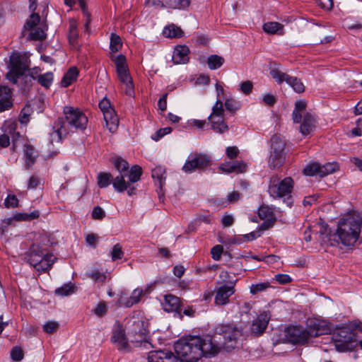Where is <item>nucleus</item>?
<instances>
[{"mask_svg":"<svg viewBox=\"0 0 362 362\" xmlns=\"http://www.w3.org/2000/svg\"><path fill=\"white\" fill-rule=\"evenodd\" d=\"M148 322L146 319L139 315H133L127 322L125 328L129 343L134 346H144L146 349L151 348L148 340Z\"/></svg>","mask_w":362,"mask_h":362,"instance_id":"obj_1","label":"nucleus"},{"mask_svg":"<svg viewBox=\"0 0 362 362\" xmlns=\"http://www.w3.org/2000/svg\"><path fill=\"white\" fill-rule=\"evenodd\" d=\"M361 222L353 216L339 221L334 239L344 245H354L358 240L361 232Z\"/></svg>","mask_w":362,"mask_h":362,"instance_id":"obj_2","label":"nucleus"},{"mask_svg":"<svg viewBox=\"0 0 362 362\" xmlns=\"http://www.w3.org/2000/svg\"><path fill=\"white\" fill-rule=\"evenodd\" d=\"M356 329L362 332V325L360 322H354L351 325L343 326L334 332L332 339L338 351L344 352L353 350L354 343L357 340Z\"/></svg>","mask_w":362,"mask_h":362,"instance_id":"obj_3","label":"nucleus"},{"mask_svg":"<svg viewBox=\"0 0 362 362\" xmlns=\"http://www.w3.org/2000/svg\"><path fill=\"white\" fill-rule=\"evenodd\" d=\"M201 343V337L189 336L180 339L175 344V351L182 361L196 362L202 357L199 346Z\"/></svg>","mask_w":362,"mask_h":362,"instance_id":"obj_4","label":"nucleus"},{"mask_svg":"<svg viewBox=\"0 0 362 362\" xmlns=\"http://www.w3.org/2000/svg\"><path fill=\"white\" fill-rule=\"evenodd\" d=\"M141 174V168L137 165H133L129 174H121L115 177L112 181L113 187L119 192L127 191L129 196L135 194V183L140 180Z\"/></svg>","mask_w":362,"mask_h":362,"instance_id":"obj_5","label":"nucleus"},{"mask_svg":"<svg viewBox=\"0 0 362 362\" xmlns=\"http://www.w3.org/2000/svg\"><path fill=\"white\" fill-rule=\"evenodd\" d=\"M116 66L117 78L122 84V89L126 95L132 97L134 95V86L129 72L127 59L124 54H119L112 58Z\"/></svg>","mask_w":362,"mask_h":362,"instance_id":"obj_6","label":"nucleus"},{"mask_svg":"<svg viewBox=\"0 0 362 362\" xmlns=\"http://www.w3.org/2000/svg\"><path fill=\"white\" fill-rule=\"evenodd\" d=\"M294 186V181L291 177L281 180L274 175L270 177L268 192L274 199L290 197Z\"/></svg>","mask_w":362,"mask_h":362,"instance_id":"obj_7","label":"nucleus"},{"mask_svg":"<svg viewBox=\"0 0 362 362\" xmlns=\"http://www.w3.org/2000/svg\"><path fill=\"white\" fill-rule=\"evenodd\" d=\"M286 142L279 136L274 135L271 139L270 156L269 166L271 169H276L281 166L286 159Z\"/></svg>","mask_w":362,"mask_h":362,"instance_id":"obj_8","label":"nucleus"},{"mask_svg":"<svg viewBox=\"0 0 362 362\" xmlns=\"http://www.w3.org/2000/svg\"><path fill=\"white\" fill-rule=\"evenodd\" d=\"M215 333L223 335L227 349H233L243 336V329L234 324H221L216 327Z\"/></svg>","mask_w":362,"mask_h":362,"instance_id":"obj_9","label":"nucleus"},{"mask_svg":"<svg viewBox=\"0 0 362 362\" xmlns=\"http://www.w3.org/2000/svg\"><path fill=\"white\" fill-rule=\"evenodd\" d=\"M64 114L65 118L63 120L66 123L67 128H69V132L72 128L76 129H86L88 118L79 109L66 106L64 107Z\"/></svg>","mask_w":362,"mask_h":362,"instance_id":"obj_10","label":"nucleus"},{"mask_svg":"<svg viewBox=\"0 0 362 362\" xmlns=\"http://www.w3.org/2000/svg\"><path fill=\"white\" fill-rule=\"evenodd\" d=\"M285 339L294 345H304L310 339L307 329L301 325L288 326L284 329Z\"/></svg>","mask_w":362,"mask_h":362,"instance_id":"obj_11","label":"nucleus"},{"mask_svg":"<svg viewBox=\"0 0 362 362\" xmlns=\"http://www.w3.org/2000/svg\"><path fill=\"white\" fill-rule=\"evenodd\" d=\"M339 165L337 163H327L323 165L319 163L314 162L308 163L303 168V174L307 176H319L320 177H325L329 174L334 173L339 170Z\"/></svg>","mask_w":362,"mask_h":362,"instance_id":"obj_12","label":"nucleus"},{"mask_svg":"<svg viewBox=\"0 0 362 362\" xmlns=\"http://www.w3.org/2000/svg\"><path fill=\"white\" fill-rule=\"evenodd\" d=\"M99 107L103 112L105 125L111 132H115L119 124V119L115 110L111 107L108 99L104 98L99 103Z\"/></svg>","mask_w":362,"mask_h":362,"instance_id":"obj_13","label":"nucleus"},{"mask_svg":"<svg viewBox=\"0 0 362 362\" xmlns=\"http://www.w3.org/2000/svg\"><path fill=\"white\" fill-rule=\"evenodd\" d=\"M306 325L307 332L309 333L310 339L329 334L332 329L329 322L318 318L308 319Z\"/></svg>","mask_w":362,"mask_h":362,"instance_id":"obj_14","label":"nucleus"},{"mask_svg":"<svg viewBox=\"0 0 362 362\" xmlns=\"http://www.w3.org/2000/svg\"><path fill=\"white\" fill-rule=\"evenodd\" d=\"M211 165V158L204 153H194L192 155L182 167V170L190 173L195 170H203Z\"/></svg>","mask_w":362,"mask_h":362,"instance_id":"obj_15","label":"nucleus"},{"mask_svg":"<svg viewBox=\"0 0 362 362\" xmlns=\"http://www.w3.org/2000/svg\"><path fill=\"white\" fill-rule=\"evenodd\" d=\"M126 328L117 322L112 332L111 341L119 351H129L130 350L129 340L127 334L126 335Z\"/></svg>","mask_w":362,"mask_h":362,"instance_id":"obj_16","label":"nucleus"},{"mask_svg":"<svg viewBox=\"0 0 362 362\" xmlns=\"http://www.w3.org/2000/svg\"><path fill=\"white\" fill-rule=\"evenodd\" d=\"M270 317V313L267 311H264L258 315L257 317L252 320L250 325V334L254 337H259L262 335L268 326Z\"/></svg>","mask_w":362,"mask_h":362,"instance_id":"obj_17","label":"nucleus"},{"mask_svg":"<svg viewBox=\"0 0 362 362\" xmlns=\"http://www.w3.org/2000/svg\"><path fill=\"white\" fill-rule=\"evenodd\" d=\"M52 129L53 131L49 134V142L52 144L61 142L62 139L69 133V129L62 118L57 119Z\"/></svg>","mask_w":362,"mask_h":362,"instance_id":"obj_18","label":"nucleus"},{"mask_svg":"<svg viewBox=\"0 0 362 362\" xmlns=\"http://www.w3.org/2000/svg\"><path fill=\"white\" fill-rule=\"evenodd\" d=\"M148 362H182L170 351H151L148 356Z\"/></svg>","mask_w":362,"mask_h":362,"instance_id":"obj_19","label":"nucleus"},{"mask_svg":"<svg viewBox=\"0 0 362 362\" xmlns=\"http://www.w3.org/2000/svg\"><path fill=\"white\" fill-rule=\"evenodd\" d=\"M200 351L202 352V356L208 357L216 355L219 353L220 346L213 341L210 336L201 337L200 346H199Z\"/></svg>","mask_w":362,"mask_h":362,"instance_id":"obj_20","label":"nucleus"},{"mask_svg":"<svg viewBox=\"0 0 362 362\" xmlns=\"http://www.w3.org/2000/svg\"><path fill=\"white\" fill-rule=\"evenodd\" d=\"M235 293L234 284L231 285H223L217 288L215 296V303L217 305H224L228 303L229 297Z\"/></svg>","mask_w":362,"mask_h":362,"instance_id":"obj_21","label":"nucleus"},{"mask_svg":"<svg viewBox=\"0 0 362 362\" xmlns=\"http://www.w3.org/2000/svg\"><path fill=\"white\" fill-rule=\"evenodd\" d=\"M143 294V289L137 288L133 291L129 297H128L126 294H122L119 297L118 303L122 306L130 308L133 305L138 303L140 301V298Z\"/></svg>","mask_w":362,"mask_h":362,"instance_id":"obj_22","label":"nucleus"},{"mask_svg":"<svg viewBox=\"0 0 362 362\" xmlns=\"http://www.w3.org/2000/svg\"><path fill=\"white\" fill-rule=\"evenodd\" d=\"M9 67L16 70L19 74H24L28 69L25 57L18 52H13L10 56Z\"/></svg>","mask_w":362,"mask_h":362,"instance_id":"obj_23","label":"nucleus"},{"mask_svg":"<svg viewBox=\"0 0 362 362\" xmlns=\"http://www.w3.org/2000/svg\"><path fill=\"white\" fill-rule=\"evenodd\" d=\"M247 165L243 161L226 162L220 165L218 169L225 173H243L246 170Z\"/></svg>","mask_w":362,"mask_h":362,"instance_id":"obj_24","label":"nucleus"},{"mask_svg":"<svg viewBox=\"0 0 362 362\" xmlns=\"http://www.w3.org/2000/svg\"><path fill=\"white\" fill-rule=\"evenodd\" d=\"M189 49L186 45H177L175 47L173 61L176 64H185L189 61Z\"/></svg>","mask_w":362,"mask_h":362,"instance_id":"obj_25","label":"nucleus"},{"mask_svg":"<svg viewBox=\"0 0 362 362\" xmlns=\"http://www.w3.org/2000/svg\"><path fill=\"white\" fill-rule=\"evenodd\" d=\"M44 255L40 245H33L25 255V259L27 262L35 267Z\"/></svg>","mask_w":362,"mask_h":362,"instance_id":"obj_26","label":"nucleus"},{"mask_svg":"<svg viewBox=\"0 0 362 362\" xmlns=\"http://www.w3.org/2000/svg\"><path fill=\"white\" fill-rule=\"evenodd\" d=\"M302 117L303 119H301L302 123L300 126V132L303 135L306 136L314 131L316 120L315 117L308 112L304 114Z\"/></svg>","mask_w":362,"mask_h":362,"instance_id":"obj_27","label":"nucleus"},{"mask_svg":"<svg viewBox=\"0 0 362 362\" xmlns=\"http://www.w3.org/2000/svg\"><path fill=\"white\" fill-rule=\"evenodd\" d=\"M180 305V298L171 294L165 295L162 303L164 310L168 313L177 311Z\"/></svg>","mask_w":362,"mask_h":362,"instance_id":"obj_28","label":"nucleus"},{"mask_svg":"<svg viewBox=\"0 0 362 362\" xmlns=\"http://www.w3.org/2000/svg\"><path fill=\"white\" fill-rule=\"evenodd\" d=\"M208 120L211 124V129L217 133L223 134L228 129V127L224 121V117L213 118L208 117Z\"/></svg>","mask_w":362,"mask_h":362,"instance_id":"obj_29","label":"nucleus"},{"mask_svg":"<svg viewBox=\"0 0 362 362\" xmlns=\"http://www.w3.org/2000/svg\"><path fill=\"white\" fill-rule=\"evenodd\" d=\"M23 152L25 158V167L27 170H29L35 163V151L33 146L26 144L24 145Z\"/></svg>","mask_w":362,"mask_h":362,"instance_id":"obj_30","label":"nucleus"},{"mask_svg":"<svg viewBox=\"0 0 362 362\" xmlns=\"http://www.w3.org/2000/svg\"><path fill=\"white\" fill-rule=\"evenodd\" d=\"M55 259L52 254H45L34 268L38 272H45L52 267Z\"/></svg>","mask_w":362,"mask_h":362,"instance_id":"obj_31","label":"nucleus"},{"mask_svg":"<svg viewBox=\"0 0 362 362\" xmlns=\"http://www.w3.org/2000/svg\"><path fill=\"white\" fill-rule=\"evenodd\" d=\"M163 34L169 38L181 37L184 35L182 30L175 24H170L164 28Z\"/></svg>","mask_w":362,"mask_h":362,"instance_id":"obj_32","label":"nucleus"},{"mask_svg":"<svg viewBox=\"0 0 362 362\" xmlns=\"http://www.w3.org/2000/svg\"><path fill=\"white\" fill-rule=\"evenodd\" d=\"M262 28L265 33L270 35L283 34L284 25L278 22H267L264 23Z\"/></svg>","mask_w":362,"mask_h":362,"instance_id":"obj_33","label":"nucleus"},{"mask_svg":"<svg viewBox=\"0 0 362 362\" xmlns=\"http://www.w3.org/2000/svg\"><path fill=\"white\" fill-rule=\"evenodd\" d=\"M78 75V71L76 67L74 66L70 68L61 81L62 86L68 87L76 80Z\"/></svg>","mask_w":362,"mask_h":362,"instance_id":"obj_34","label":"nucleus"},{"mask_svg":"<svg viewBox=\"0 0 362 362\" xmlns=\"http://www.w3.org/2000/svg\"><path fill=\"white\" fill-rule=\"evenodd\" d=\"M47 28V25H43L42 23L40 24L39 26L30 30L31 32L29 34V38L33 40H44L46 37L45 31Z\"/></svg>","mask_w":362,"mask_h":362,"instance_id":"obj_35","label":"nucleus"},{"mask_svg":"<svg viewBox=\"0 0 362 362\" xmlns=\"http://www.w3.org/2000/svg\"><path fill=\"white\" fill-rule=\"evenodd\" d=\"M190 0H165L166 8L172 9H186L189 6Z\"/></svg>","mask_w":362,"mask_h":362,"instance_id":"obj_36","label":"nucleus"},{"mask_svg":"<svg viewBox=\"0 0 362 362\" xmlns=\"http://www.w3.org/2000/svg\"><path fill=\"white\" fill-rule=\"evenodd\" d=\"M306 102L300 100L296 103L295 109L292 113V117L294 122L299 123L301 122L302 115L301 112L305 110Z\"/></svg>","mask_w":362,"mask_h":362,"instance_id":"obj_37","label":"nucleus"},{"mask_svg":"<svg viewBox=\"0 0 362 362\" xmlns=\"http://www.w3.org/2000/svg\"><path fill=\"white\" fill-rule=\"evenodd\" d=\"M112 163L119 171V175L129 174L130 170H129V163L127 160L120 157H116L112 158Z\"/></svg>","mask_w":362,"mask_h":362,"instance_id":"obj_38","label":"nucleus"},{"mask_svg":"<svg viewBox=\"0 0 362 362\" xmlns=\"http://www.w3.org/2000/svg\"><path fill=\"white\" fill-rule=\"evenodd\" d=\"M270 75L272 78L279 84H281L283 82L288 81L290 76L287 74L281 71L279 68L274 67L270 70Z\"/></svg>","mask_w":362,"mask_h":362,"instance_id":"obj_39","label":"nucleus"},{"mask_svg":"<svg viewBox=\"0 0 362 362\" xmlns=\"http://www.w3.org/2000/svg\"><path fill=\"white\" fill-rule=\"evenodd\" d=\"M225 60L222 57L213 54L209 57L207 59V64L210 69L214 70L221 67L223 64Z\"/></svg>","mask_w":362,"mask_h":362,"instance_id":"obj_40","label":"nucleus"},{"mask_svg":"<svg viewBox=\"0 0 362 362\" xmlns=\"http://www.w3.org/2000/svg\"><path fill=\"white\" fill-rule=\"evenodd\" d=\"M37 82L43 87L48 88L53 81V74L47 72L44 74H40L37 76Z\"/></svg>","mask_w":362,"mask_h":362,"instance_id":"obj_41","label":"nucleus"},{"mask_svg":"<svg viewBox=\"0 0 362 362\" xmlns=\"http://www.w3.org/2000/svg\"><path fill=\"white\" fill-rule=\"evenodd\" d=\"M112 181V176L110 173H100L98 175V185L100 188L107 187Z\"/></svg>","mask_w":362,"mask_h":362,"instance_id":"obj_42","label":"nucleus"},{"mask_svg":"<svg viewBox=\"0 0 362 362\" xmlns=\"http://www.w3.org/2000/svg\"><path fill=\"white\" fill-rule=\"evenodd\" d=\"M86 276L92 279L95 282L103 284L106 279V275L100 272L98 269H94L86 272Z\"/></svg>","mask_w":362,"mask_h":362,"instance_id":"obj_43","label":"nucleus"},{"mask_svg":"<svg viewBox=\"0 0 362 362\" xmlns=\"http://www.w3.org/2000/svg\"><path fill=\"white\" fill-rule=\"evenodd\" d=\"M287 83L291 86L296 92L298 93H301L305 91V86L303 82L296 77L290 76Z\"/></svg>","mask_w":362,"mask_h":362,"instance_id":"obj_44","label":"nucleus"},{"mask_svg":"<svg viewBox=\"0 0 362 362\" xmlns=\"http://www.w3.org/2000/svg\"><path fill=\"white\" fill-rule=\"evenodd\" d=\"M40 216L39 211H34L31 213H20L17 214L14 216L13 218L16 221H32L33 219H36Z\"/></svg>","mask_w":362,"mask_h":362,"instance_id":"obj_45","label":"nucleus"},{"mask_svg":"<svg viewBox=\"0 0 362 362\" xmlns=\"http://www.w3.org/2000/svg\"><path fill=\"white\" fill-rule=\"evenodd\" d=\"M152 177L157 179L159 182V185L162 186L163 183L165 180V170L161 166H156L152 170Z\"/></svg>","mask_w":362,"mask_h":362,"instance_id":"obj_46","label":"nucleus"},{"mask_svg":"<svg viewBox=\"0 0 362 362\" xmlns=\"http://www.w3.org/2000/svg\"><path fill=\"white\" fill-rule=\"evenodd\" d=\"M110 47L112 52H117L122 48V42L119 35L115 33L111 34Z\"/></svg>","mask_w":362,"mask_h":362,"instance_id":"obj_47","label":"nucleus"},{"mask_svg":"<svg viewBox=\"0 0 362 362\" xmlns=\"http://www.w3.org/2000/svg\"><path fill=\"white\" fill-rule=\"evenodd\" d=\"M259 217L262 220H275L272 209L267 206H262L258 210Z\"/></svg>","mask_w":362,"mask_h":362,"instance_id":"obj_48","label":"nucleus"},{"mask_svg":"<svg viewBox=\"0 0 362 362\" xmlns=\"http://www.w3.org/2000/svg\"><path fill=\"white\" fill-rule=\"evenodd\" d=\"M211 113L209 117H224V109L223 103L220 100H217L214 106L212 107Z\"/></svg>","mask_w":362,"mask_h":362,"instance_id":"obj_49","label":"nucleus"},{"mask_svg":"<svg viewBox=\"0 0 362 362\" xmlns=\"http://www.w3.org/2000/svg\"><path fill=\"white\" fill-rule=\"evenodd\" d=\"M40 17L37 13H33L30 15V18L27 21L24 25L25 30H33L37 25H40Z\"/></svg>","mask_w":362,"mask_h":362,"instance_id":"obj_50","label":"nucleus"},{"mask_svg":"<svg viewBox=\"0 0 362 362\" xmlns=\"http://www.w3.org/2000/svg\"><path fill=\"white\" fill-rule=\"evenodd\" d=\"M32 113L30 105H25L21 111L19 115V122L21 124H27L29 122L30 116Z\"/></svg>","mask_w":362,"mask_h":362,"instance_id":"obj_51","label":"nucleus"},{"mask_svg":"<svg viewBox=\"0 0 362 362\" xmlns=\"http://www.w3.org/2000/svg\"><path fill=\"white\" fill-rule=\"evenodd\" d=\"M225 107L226 110L232 113H235L240 107V104L238 101L232 98H227L225 101Z\"/></svg>","mask_w":362,"mask_h":362,"instance_id":"obj_52","label":"nucleus"},{"mask_svg":"<svg viewBox=\"0 0 362 362\" xmlns=\"http://www.w3.org/2000/svg\"><path fill=\"white\" fill-rule=\"evenodd\" d=\"M59 324L56 321H48L43 325V330L47 334H53L59 329Z\"/></svg>","mask_w":362,"mask_h":362,"instance_id":"obj_53","label":"nucleus"},{"mask_svg":"<svg viewBox=\"0 0 362 362\" xmlns=\"http://www.w3.org/2000/svg\"><path fill=\"white\" fill-rule=\"evenodd\" d=\"M270 286V284L269 282H263V283H259L256 284H252L250 286V293L253 295L257 294L259 292H262L265 291L267 288H268Z\"/></svg>","mask_w":362,"mask_h":362,"instance_id":"obj_54","label":"nucleus"},{"mask_svg":"<svg viewBox=\"0 0 362 362\" xmlns=\"http://www.w3.org/2000/svg\"><path fill=\"white\" fill-rule=\"evenodd\" d=\"M124 256V252L122 250V246L117 243L114 245L112 252H111V257L113 261L117 259H120Z\"/></svg>","mask_w":362,"mask_h":362,"instance_id":"obj_55","label":"nucleus"},{"mask_svg":"<svg viewBox=\"0 0 362 362\" xmlns=\"http://www.w3.org/2000/svg\"><path fill=\"white\" fill-rule=\"evenodd\" d=\"M74 288L73 286L66 284L60 288H57L55 290V293L63 296H69L74 293Z\"/></svg>","mask_w":362,"mask_h":362,"instance_id":"obj_56","label":"nucleus"},{"mask_svg":"<svg viewBox=\"0 0 362 362\" xmlns=\"http://www.w3.org/2000/svg\"><path fill=\"white\" fill-rule=\"evenodd\" d=\"M11 90L6 86H0V100H11Z\"/></svg>","mask_w":362,"mask_h":362,"instance_id":"obj_57","label":"nucleus"},{"mask_svg":"<svg viewBox=\"0 0 362 362\" xmlns=\"http://www.w3.org/2000/svg\"><path fill=\"white\" fill-rule=\"evenodd\" d=\"M6 208H15L18 205V199L13 194H9L4 201Z\"/></svg>","mask_w":362,"mask_h":362,"instance_id":"obj_58","label":"nucleus"},{"mask_svg":"<svg viewBox=\"0 0 362 362\" xmlns=\"http://www.w3.org/2000/svg\"><path fill=\"white\" fill-rule=\"evenodd\" d=\"M223 252V246H221L220 245H217L214 246V247H212V249L211 250V257L214 260L218 261L221 259Z\"/></svg>","mask_w":362,"mask_h":362,"instance_id":"obj_59","label":"nucleus"},{"mask_svg":"<svg viewBox=\"0 0 362 362\" xmlns=\"http://www.w3.org/2000/svg\"><path fill=\"white\" fill-rule=\"evenodd\" d=\"M24 74H19L16 70L10 68V71L6 74V78L13 83H16L20 76H23Z\"/></svg>","mask_w":362,"mask_h":362,"instance_id":"obj_60","label":"nucleus"},{"mask_svg":"<svg viewBox=\"0 0 362 362\" xmlns=\"http://www.w3.org/2000/svg\"><path fill=\"white\" fill-rule=\"evenodd\" d=\"M253 84L250 81H245L240 85V90L245 95L250 94L252 91Z\"/></svg>","mask_w":362,"mask_h":362,"instance_id":"obj_61","label":"nucleus"},{"mask_svg":"<svg viewBox=\"0 0 362 362\" xmlns=\"http://www.w3.org/2000/svg\"><path fill=\"white\" fill-rule=\"evenodd\" d=\"M11 356L14 361H21L23 358V350L18 346L13 347L11 351Z\"/></svg>","mask_w":362,"mask_h":362,"instance_id":"obj_62","label":"nucleus"},{"mask_svg":"<svg viewBox=\"0 0 362 362\" xmlns=\"http://www.w3.org/2000/svg\"><path fill=\"white\" fill-rule=\"evenodd\" d=\"M105 216V212L100 206H95L93 208L92 211V217L93 219L101 220Z\"/></svg>","mask_w":362,"mask_h":362,"instance_id":"obj_63","label":"nucleus"},{"mask_svg":"<svg viewBox=\"0 0 362 362\" xmlns=\"http://www.w3.org/2000/svg\"><path fill=\"white\" fill-rule=\"evenodd\" d=\"M226 153L228 158L234 159L238 156L239 149L236 146H229L226 148Z\"/></svg>","mask_w":362,"mask_h":362,"instance_id":"obj_64","label":"nucleus"}]
</instances>
